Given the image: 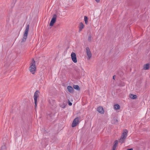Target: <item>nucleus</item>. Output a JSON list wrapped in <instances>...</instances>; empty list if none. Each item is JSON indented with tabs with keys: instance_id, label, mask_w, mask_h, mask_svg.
I'll list each match as a JSON object with an SVG mask.
<instances>
[{
	"instance_id": "f257e3e1",
	"label": "nucleus",
	"mask_w": 150,
	"mask_h": 150,
	"mask_svg": "<svg viewBox=\"0 0 150 150\" xmlns=\"http://www.w3.org/2000/svg\"><path fill=\"white\" fill-rule=\"evenodd\" d=\"M30 71L33 74L35 73L36 67L35 66V61L33 59L31 63L30 64V66L29 68Z\"/></svg>"
},
{
	"instance_id": "f03ea898",
	"label": "nucleus",
	"mask_w": 150,
	"mask_h": 150,
	"mask_svg": "<svg viewBox=\"0 0 150 150\" xmlns=\"http://www.w3.org/2000/svg\"><path fill=\"white\" fill-rule=\"evenodd\" d=\"M128 131L127 130H125L122 134L121 138L119 139V142L121 143H123L125 140L127 136Z\"/></svg>"
},
{
	"instance_id": "7ed1b4c3",
	"label": "nucleus",
	"mask_w": 150,
	"mask_h": 150,
	"mask_svg": "<svg viewBox=\"0 0 150 150\" xmlns=\"http://www.w3.org/2000/svg\"><path fill=\"white\" fill-rule=\"evenodd\" d=\"M39 92L38 91H36L34 94V99L35 104V107H36L37 105V98L39 96Z\"/></svg>"
},
{
	"instance_id": "20e7f679",
	"label": "nucleus",
	"mask_w": 150,
	"mask_h": 150,
	"mask_svg": "<svg viewBox=\"0 0 150 150\" xmlns=\"http://www.w3.org/2000/svg\"><path fill=\"white\" fill-rule=\"evenodd\" d=\"M86 52L87 55V59L89 60L90 59L92 56V54L89 48L87 47L86 49Z\"/></svg>"
},
{
	"instance_id": "39448f33",
	"label": "nucleus",
	"mask_w": 150,
	"mask_h": 150,
	"mask_svg": "<svg viewBox=\"0 0 150 150\" xmlns=\"http://www.w3.org/2000/svg\"><path fill=\"white\" fill-rule=\"evenodd\" d=\"M57 18V16L56 15L54 14L53 15L50 24V26H53L54 23H55L56 21Z\"/></svg>"
},
{
	"instance_id": "423d86ee",
	"label": "nucleus",
	"mask_w": 150,
	"mask_h": 150,
	"mask_svg": "<svg viewBox=\"0 0 150 150\" xmlns=\"http://www.w3.org/2000/svg\"><path fill=\"white\" fill-rule=\"evenodd\" d=\"M29 25H28L26 26V28L25 30L24 34L23 40H24V39L25 40L27 38L29 30Z\"/></svg>"
},
{
	"instance_id": "0eeeda50",
	"label": "nucleus",
	"mask_w": 150,
	"mask_h": 150,
	"mask_svg": "<svg viewBox=\"0 0 150 150\" xmlns=\"http://www.w3.org/2000/svg\"><path fill=\"white\" fill-rule=\"evenodd\" d=\"M79 118L78 117L76 118L73 121L72 126L74 127L76 126L79 123Z\"/></svg>"
},
{
	"instance_id": "6e6552de",
	"label": "nucleus",
	"mask_w": 150,
	"mask_h": 150,
	"mask_svg": "<svg viewBox=\"0 0 150 150\" xmlns=\"http://www.w3.org/2000/svg\"><path fill=\"white\" fill-rule=\"evenodd\" d=\"M72 60L74 63H76L77 62L76 54L74 52H72L71 54Z\"/></svg>"
},
{
	"instance_id": "1a4fd4ad",
	"label": "nucleus",
	"mask_w": 150,
	"mask_h": 150,
	"mask_svg": "<svg viewBox=\"0 0 150 150\" xmlns=\"http://www.w3.org/2000/svg\"><path fill=\"white\" fill-rule=\"evenodd\" d=\"M97 111L100 113L103 114L104 112V110L102 107H99L97 108Z\"/></svg>"
},
{
	"instance_id": "9d476101",
	"label": "nucleus",
	"mask_w": 150,
	"mask_h": 150,
	"mask_svg": "<svg viewBox=\"0 0 150 150\" xmlns=\"http://www.w3.org/2000/svg\"><path fill=\"white\" fill-rule=\"evenodd\" d=\"M150 65L149 64H147L144 65L143 66V69L145 70L148 69L149 68Z\"/></svg>"
},
{
	"instance_id": "9b49d317",
	"label": "nucleus",
	"mask_w": 150,
	"mask_h": 150,
	"mask_svg": "<svg viewBox=\"0 0 150 150\" xmlns=\"http://www.w3.org/2000/svg\"><path fill=\"white\" fill-rule=\"evenodd\" d=\"M67 89L68 91L71 93H72L73 92V88L70 86H68L67 87Z\"/></svg>"
},
{
	"instance_id": "f8f14e48",
	"label": "nucleus",
	"mask_w": 150,
	"mask_h": 150,
	"mask_svg": "<svg viewBox=\"0 0 150 150\" xmlns=\"http://www.w3.org/2000/svg\"><path fill=\"white\" fill-rule=\"evenodd\" d=\"M84 27V25L82 23H80L79 25V31H81L82 29Z\"/></svg>"
},
{
	"instance_id": "ddd939ff",
	"label": "nucleus",
	"mask_w": 150,
	"mask_h": 150,
	"mask_svg": "<svg viewBox=\"0 0 150 150\" xmlns=\"http://www.w3.org/2000/svg\"><path fill=\"white\" fill-rule=\"evenodd\" d=\"M118 142L117 140H116L114 142V145L112 149L115 150L116 147L117 145Z\"/></svg>"
},
{
	"instance_id": "4468645a",
	"label": "nucleus",
	"mask_w": 150,
	"mask_h": 150,
	"mask_svg": "<svg viewBox=\"0 0 150 150\" xmlns=\"http://www.w3.org/2000/svg\"><path fill=\"white\" fill-rule=\"evenodd\" d=\"M129 97L132 99H135L137 98V96L135 95L130 94L129 95Z\"/></svg>"
},
{
	"instance_id": "2eb2a0df",
	"label": "nucleus",
	"mask_w": 150,
	"mask_h": 150,
	"mask_svg": "<svg viewBox=\"0 0 150 150\" xmlns=\"http://www.w3.org/2000/svg\"><path fill=\"white\" fill-rule=\"evenodd\" d=\"M120 108V106L118 104H115L114 105V108L115 110L119 109Z\"/></svg>"
},
{
	"instance_id": "dca6fc26",
	"label": "nucleus",
	"mask_w": 150,
	"mask_h": 150,
	"mask_svg": "<svg viewBox=\"0 0 150 150\" xmlns=\"http://www.w3.org/2000/svg\"><path fill=\"white\" fill-rule=\"evenodd\" d=\"M84 21L85 23L87 24L88 23V18L86 16L84 17Z\"/></svg>"
},
{
	"instance_id": "f3484780",
	"label": "nucleus",
	"mask_w": 150,
	"mask_h": 150,
	"mask_svg": "<svg viewBox=\"0 0 150 150\" xmlns=\"http://www.w3.org/2000/svg\"><path fill=\"white\" fill-rule=\"evenodd\" d=\"M73 87L75 89H76L77 90H80L79 87L77 85H74Z\"/></svg>"
},
{
	"instance_id": "a211bd4d",
	"label": "nucleus",
	"mask_w": 150,
	"mask_h": 150,
	"mask_svg": "<svg viewBox=\"0 0 150 150\" xmlns=\"http://www.w3.org/2000/svg\"><path fill=\"white\" fill-rule=\"evenodd\" d=\"M6 146L4 144L2 146V147H1V149L3 150V149H6Z\"/></svg>"
},
{
	"instance_id": "6ab92c4d",
	"label": "nucleus",
	"mask_w": 150,
	"mask_h": 150,
	"mask_svg": "<svg viewBox=\"0 0 150 150\" xmlns=\"http://www.w3.org/2000/svg\"><path fill=\"white\" fill-rule=\"evenodd\" d=\"M61 106L62 108H64L65 107V105L64 104L63 105H62Z\"/></svg>"
},
{
	"instance_id": "aec40b11",
	"label": "nucleus",
	"mask_w": 150,
	"mask_h": 150,
	"mask_svg": "<svg viewBox=\"0 0 150 150\" xmlns=\"http://www.w3.org/2000/svg\"><path fill=\"white\" fill-rule=\"evenodd\" d=\"M91 36H89V37H88V39H89V40H90V41L91 40Z\"/></svg>"
},
{
	"instance_id": "412c9836",
	"label": "nucleus",
	"mask_w": 150,
	"mask_h": 150,
	"mask_svg": "<svg viewBox=\"0 0 150 150\" xmlns=\"http://www.w3.org/2000/svg\"><path fill=\"white\" fill-rule=\"evenodd\" d=\"M69 105H72V103H71V102H69Z\"/></svg>"
},
{
	"instance_id": "4be33fe9",
	"label": "nucleus",
	"mask_w": 150,
	"mask_h": 150,
	"mask_svg": "<svg viewBox=\"0 0 150 150\" xmlns=\"http://www.w3.org/2000/svg\"><path fill=\"white\" fill-rule=\"evenodd\" d=\"M95 1L97 2H99L100 1V0H95Z\"/></svg>"
},
{
	"instance_id": "5701e85b",
	"label": "nucleus",
	"mask_w": 150,
	"mask_h": 150,
	"mask_svg": "<svg viewBox=\"0 0 150 150\" xmlns=\"http://www.w3.org/2000/svg\"><path fill=\"white\" fill-rule=\"evenodd\" d=\"M127 150H132V148L129 149H127Z\"/></svg>"
},
{
	"instance_id": "b1692460",
	"label": "nucleus",
	"mask_w": 150,
	"mask_h": 150,
	"mask_svg": "<svg viewBox=\"0 0 150 150\" xmlns=\"http://www.w3.org/2000/svg\"><path fill=\"white\" fill-rule=\"evenodd\" d=\"M115 76H113V79H115Z\"/></svg>"
},
{
	"instance_id": "393cba45",
	"label": "nucleus",
	"mask_w": 150,
	"mask_h": 150,
	"mask_svg": "<svg viewBox=\"0 0 150 150\" xmlns=\"http://www.w3.org/2000/svg\"><path fill=\"white\" fill-rule=\"evenodd\" d=\"M112 122V123H115L114 122Z\"/></svg>"
},
{
	"instance_id": "a878e982",
	"label": "nucleus",
	"mask_w": 150,
	"mask_h": 150,
	"mask_svg": "<svg viewBox=\"0 0 150 150\" xmlns=\"http://www.w3.org/2000/svg\"><path fill=\"white\" fill-rule=\"evenodd\" d=\"M112 150H114V149H112Z\"/></svg>"
}]
</instances>
